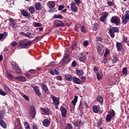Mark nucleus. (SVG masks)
Listing matches in <instances>:
<instances>
[{
  "instance_id": "f257e3e1",
  "label": "nucleus",
  "mask_w": 129,
  "mask_h": 129,
  "mask_svg": "<svg viewBox=\"0 0 129 129\" xmlns=\"http://www.w3.org/2000/svg\"><path fill=\"white\" fill-rule=\"evenodd\" d=\"M33 41H31L21 40L19 41V47L22 49H29Z\"/></svg>"
},
{
  "instance_id": "f03ea898",
  "label": "nucleus",
  "mask_w": 129,
  "mask_h": 129,
  "mask_svg": "<svg viewBox=\"0 0 129 129\" xmlns=\"http://www.w3.org/2000/svg\"><path fill=\"white\" fill-rule=\"evenodd\" d=\"M122 23L124 25L127 24V22L129 21V11L127 10L125 12L124 16H122Z\"/></svg>"
},
{
  "instance_id": "7ed1b4c3",
  "label": "nucleus",
  "mask_w": 129,
  "mask_h": 129,
  "mask_svg": "<svg viewBox=\"0 0 129 129\" xmlns=\"http://www.w3.org/2000/svg\"><path fill=\"white\" fill-rule=\"evenodd\" d=\"M11 65L12 66L13 70H15L16 73H18V74L21 73L22 71H21V69H20L19 65H18L16 62H11Z\"/></svg>"
},
{
  "instance_id": "20e7f679",
  "label": "nucleus",
  "mask_w": 129,
  "mask_h": 129,
  "mask_svg": "<svg viewBox=\"0 0 129 129\" xmlns=\"http://www.w3.org/2000/svg\"><path fill=\"white\" fill-rule=\"evenodd\" d=\"M110 21L112 24H114L116 26H118L120 24V19L117 16L112 17Z\"/></svg>"
},
{
  "instance_id": "39448f33",
  "label": "nucleus",
  "mask_w": 129,
  "mask_h": 129,
  "mask_svg": "<svg viewBox=\"0 0 129 129\" xmlns=\"http://www.w3.org/2000/svg\"><path fill=\"white\" fill-rule=\"evenodd\" d=\"M29 113L32 118H34L35 116H36V109L34 105L30 106Z\"/></svg>"
},
{
  "instance_id": "423d86ee",
  "label": "nucleus",
  "mask_w": 129,
  "mask_h": 129,
  "mask_svg": "<svg viewBox=\"0 0 129 129\" xmlns=\"http://www.w3.org/2000/svg\"><path fill=\"white\" fill-rule=\"evenodd\" d=\"M51 98H52L53 102L54 104V105H58V104H60V98H58L57 97H55V96L51 95L50 96Z\"/></svg>"
},
{
  "instance_id": "0eeeda50",
  "label": "nucleus",
  "mask_w": 129,
  "mask_h": 129,
  "mask_svg": "<svg viewBox=\"0 0 129 129\" xmlns=\"http://www.w3.org/2000/svg\"><path fill=\"white\" fill-rule=\"evenodd\" d=\"M108 16V13L107 12H103L102 13V16L100 17V22H102V23H104L105 22V20H106V18Z\"/></svg>"
},
{
  "instance_id": "6e6552de",
  "label": "nucleus",
  "mask_w": 129,
  "mask_h": 129,
  "mask_svg": "<svg viewBox=\"0 0 129 129\" xmlns=\"http://www.w3.org/2000/svg\"><path fill=\"white\" fill-rule=\"evenodd\" d=\"M59 110L62 117H66V115H67V110H66V108L63 107V106H61L59 108Z\"/></svg>"
},
{
  "instance_id": "1a4fd4ad",
  "label": "nucleus",
  "mask_w": 129,
  "mask_h": 129,
  "mask_svg": "<svg viewBox=\"0 0 129 129\" xmlns=\"http://www.w3.org/2000/svg\"><path fill=\"white\" fill-rule=\"evenodd\" d=\"M79 59L81 62L85 63V61H86L87 57H86V55L84 54V53H80V55L79 56Z\"/></svg>"
},
{
  "instance_id": "9d476101",
  "label": "nucleus",
  "mask_w": 129,
  "mask_h": 129,
  "mask_svg": "<svg viewBox=\"0 0 129 129\" xmlns=\"http://www.w3.org/2000/svg\"><path fill=\"white\" fill-rule=\"evenodd\" d=\"M71 8L72 11H73L74 13H77V12H78V9L77 8V7L76 6V4H75V2H72L71 3Z\"/></svg>"
},
{
  "instance_id": "9b49d317",
  "label": "nucleus",
  "mask_w": 129,
  "mask_h": 129,
  "mask_svg": "<svg viewBox=\"0 0 129 129\" xmlns=\"http://www.w3.org/2000/svg\"><path fill=\"white\" fill-rule=\"evenodd\" d=\"M54 25L58 27H64L65 24L63 22L61 21L60 20H55L54 23Z\"/></svg>"
},
{
  "instance_id": "f8f14e48",
  "label": "nucleus",
  "mask_w": 129,
  "mask_h": 129,
  "mask_svg": "<svg viewBox=\"0 0 129 129\" xmlns=\"http://www.w3.org/2000/svg\"><path fill=\"white\" fill-rule=\"evenodd\" d=\"M21 13L23 17H26V18H27V19H30L31 18V14L27 12L26 10H21Z\"/></svg>"
},
{
  "instance_id": "ddd939ff",
  "label": "nucleus",
  "mask_w": 129,
  "mask_h": 129,
  "mask_svg": "<svg viewBox=\"0 0 129 129\" xmlns=\"http://www.w3.org/2000/svg\"><path fill=\"white\" fill-rule=\"evenodd\" d=\"M92 109L94 113H98L99 112V110H100V106L94 105L92 107Z\"/></svg>"
},
{
  "instance_id": "4468645a",
  "label": "nucleus",
  "mask_w": 129,
  "mask_h": 129,
  "mask_svg": "<svg viewBox=\"0 0 129 129\" xmlns=\"http://www.w3.org/2000/svg\"><path fill=\"white\" fill-rule=\"evenodd\" d=\"M33 89H34L36 94H37V96H38V97H41V92H40V89H39V87H38V86H35L33 87Z\"/></svg>"
},
{
  "instance_id": "2eb2a0df",
  "label": "nucleus",
  "mask_w": 129,
  "mask_h": 129,
  "mask_svg": "<svg viewBox=\"0 0 129 129\" xmlns=\"http://www.w3.org/2000/svg\"><path fill=\"white\" fill-rule=\"evenodd\" d=\"M51 123V121L48 119H44L42 121V124L44 126H45L46 127H48L49 125H50V124Z\"/></svg>"
},
{
  "instance_id": "dca6fc26",
  "label": "nucleus",
  "mask_w": 129,
  "mask_h": 129,
  "mask_svg": "<svg viewBox=\"0 0 129 129\" xmlns=\"http://www.w3.org/2000/svg\"><path fill=\"white\" fill-rule=\"evenodd\" d=\"M116 47L117 48V51H118L119 52L121 51L122 50V42H116Z\"/></svg>"
},
{
  "instance_id": "f3484780",
  "label": "nucleus",
  "mask_w": 129,
  "mask_h": 129,
  "mask_svg": "<svg viewBox=\"0 0 129 129\" xmlns=\"http://www.w3.org/2000/svg\"><path fill=\"white\" fill-rule=\"evenodd\" d=\"M41 87L42 89H43L46 94H49V89H48V87H47V85L44 84V83H42L41 84Z\"/></svg>"
},
{
  "instance_id": "a211bd4d",
  "label": "nucleus",
  "mask_w": 129,
  "mask_h": 129,
  "mask_svg": "<svg viewBox=\"0 0 129 129\" xmlns=\"http://www.w3.org/2000/svg\"><path fill=\"white\" fill-rule=\"evenodd\" d=\"M73 123L76 126H78V127H79L78 129H80V127L81 126V125H82V124H83V122L81 120L73 122Z\"/></svg>"
},
{
  "instance_id": "6ab92c4d",
  "label": "nucleus",
  "mask_w": 129,
  "mask_h": 129,
  "mask_svg": "<svg viewBox=\"0 0 129 129\" xmlns=\"http://www.w3.org/2000/svg\"><path fill=\"white\" fill-rule=\"evenodd\" d=\"M16 80L17 81H20L21 82H26V78L25 77L20 76L19 77H15Z\"/></svg>"
},
{
  "instance_id": "aec40b11",
  "label": "nucleus",
  "mask_w": 129,
  "mask_h": 129,
  "mask_svg": "<svg viewBox=\"0 0 129 129\" xmlns=\"http://www.w3.org/2000/svg\"><path fill=\"white\" fill-rule=\"evenodd\" d=\"M73 81L74 83H76V84H81V80L79 79V78L76 77H73Z\"/></svg>"
},
{
  "instance_id": "412c9836",
  "label": "nucleus",
  "mask_w": 129,
  "mask_h": 129,
  "mask_svg": "<svg viewBox=\"0 0 129 129\" xmlns=\"http://www.w3.org/2000/svg\"><path fill=\"white\" fill-rule=\"evenodd\" d=\"M7 37H8V32H4L3 33L0 34V41L5 40Z\"/></svg>"
},
{
  "instance_id": "4be33fe9",
  "label": "nucleus",
  "mask_w": 129,
  "mask_h": 129,
  "mask_svg": "<svg viewBox=\"0 0 129 129\" xmlns=\"http://www.w3.org/2000/svg\"><path fill=\"white\" fill-rule=\"evenodd\" d=\"M35 7L36 11H41L42 10V4L40 2H37Z\"/></svg>"
},
{
  "instance_id": "5701e85b",
  "label": "nucleus",
  "mask_w": 129,
  "mask_h": 129,
  "mask_svg": "<svg viewBox=\"0 0 129 129\" xmlns=\"http://www.w3.org/2000/svg\"><path fill=\"white\" fill-rule=\"evenodd\" d=\"M40 109L43 112H45L47 115H49L51 113V111L48 108H45L43 107H40Z\"/></svg>"
},
{
  "instance_id": "b1692460",
  "label": "nucleus",
  "mask_w": 129,
  "mask_h": 129,
  "mask_svg": "<svg viewBox=\"0 0 129 129\" xmlns=\"http://www.w3.org/2000/svg\"><path fill=\"white\" fill-rule=\"evenodd\" d=\"M20 34V35H21V36H24V37H27V38H29V39H33V38H34V36L32 35H29V34H27L26 33L23 31L21 32Z\"/></svg>"
},
{
  "instance_id": "393cba45",
  "label": "nucleus",
  "mask_w": 129,
  "mask_h": 129,
  "mask_svg": "<svg viewBox=\"0 0 129 129\" xmlns=\"http://www.w3.org/2000/svg\"><path fill=\"white\" fill-rule=\"evenodd\" d=\"M96 99L98 102H100V104H103V98L101 97L100 95H98Z\"/></svg>"
},
{
  "instance_id": "a878e982",
  "label": "nucleus",
  "mask_w": 129,
  "mask_h": 129,
  "mask_svg": "<svg viewBox=\"0 0 129 129\" xmlns=\"http://www.w3.org/2000/svg\"><path fill=\"white\" fill-rule=\"evenodd\" d=\"M0 125L3 127V128H7V123L3 119H0Z\"/></svg>"
},
{
  "instance_id": "bb28decb",
  "label": "nucleus",
  "mask_w": 129,
  "mask_h": 129,
  "mask_svg": "<svg viewBox=\"0 0 129 129\" xmlns=\"http://www.w3.org/2000/svg\"><path fill=\"white\" fill-rule=\"evenodd\" d=\"M109 32L110 33V36L111 37V38H114L115 34H114V33H116L114 30H112V28H110L109 29Z\"/></svg>"
},
{
  "instance_id": "cd10ccee",
  "label": "nucleus",
  "mask_w": 129,
  "mask_h": 129,
  "mask_svg": "<svg viewBox=\"0 0 129 129\" xmlns=\"http://www.w3.org/2000/svg\"><path fill=\"white\" fill-rule=\"evenodd\" d=\"M65 79L67 80V81H72L73 78H72V76L69 74L66 75L64 76Z\"/></svg>"
},
{
  "instance_id": "c85d7f7f",
  "label": "nucleus",
  "mask_w": 129,
  "mask_h": 129,
  "mask_svg": "<svg viewBox=\"0 0 129 129\" xmlns=\"http://www.w3.org/2000/svg\"><path fill=\"white\" fill-rule=\"evenodd\" d=\"M112 116L107 114L106 116V122H110L111 121V119H112Z\"/></svg>"
},
{
  "instance_id": "c756f323",
  "label": "nucleus",
  "mask_w": 129,
  "mask_h": 129,
  "mask_svg": "<svg viewBox=\"0 0 129 129\" xmlns=\"http://www.w3.org/2000/svg\"><path fill=\"white\" fill-rule=\"evenodd\" d=\"M96 76L98 80H101V79H102V76H103L102 73L101 72L96 73Z\"/></svg>"
},
{
  "instance_id": "7c9ffc66",
  "label": "nucleus",
  "mask_w": 129,
  "mask_h": 129,
  "mask_svg": "<svg viewBox=\"0 0 129 129\" xmlns=\"http://www.w3.org/2000/svg\"><path fill=\"white\" fill-rule=\"evenodd\" d=\"M47 6L49 8H54L55 7V3L54 1H50L47 3Z\"/></svg>"
},
{
  "instance_id": "2f4dec72",
  "label": "nucleus",
  "mask_w": 129,
  "mask_h": 129,
  "mask_svg": "<svg viewBox=\"0 0 129 129\" xmlns=\"http://www.w3.org/2000/svg\"><path fill=\"white\" fill-rule=\"evenodd\" d=\"M113 59L112 60V62L113 64H115L117 61H118V58H117V56L116 55H113Z\"/></svg>"
},
{
  "instance_id": "473e14b6",
  "label": "nucleus",
  "mask_w": 129,
  "mask_h": 129,
  "mask_svg": "<svg viewBox=\"0 0 129 129\" xmlns=\"http://www.w3.org/2000/svg\"><path fill=\"white\" fill-rule=\"evenodd\" d=\"M77 100H78V96H75L74 100L72 101V103H73V105L74 106H75L76 105V103H77Z\"/></svg>"
},
{
  "instance_id": "72a5a7b5",
  "label": "nucleus",
  "mask_w": 129,
  "mask_h": 129,
  "mask_svg": "<svg viewBox=\"0 0 129 129\" xmlns=\"http://www.w3.org/2000/svg\"><path fill=\"white\" fill-rule=\"evenodd\" d=\"M77 74H78L79 76H82L83 74H84V71L83 70H76Z\"/></svg>"
},
{
  "instance_id": "f704fd0d",
  "label": "nucleus",
  "mask_w": 129,
  "mask_h": 129,
  "mask_svg": "<svg viewBox=\"0 0 129 129\" xmlns=\"http://www.w3.org/2000/svg\"><path fill=\"white\" fill-rule=\"evenodd\" d=\"M3 87H4V90H5L6 92H8V93H11V89H10V88H9V87H8L6 85H4L3 86Z\"/></svg>"
},
{
  "instance_id": "c9c22d12",
  "label": "nucleus",
  "mask_w": 129,
  "mask_h": 129,
  "mask_svg": "<svg viewBox=\"0 0 129 129\" xmlns=\"http://www.w3.org/2000/svg\"><path fill=\"white\" fill-rule=\"evenodd\" d=\"M122 74L125 76L127 75V68H126V67L123 68L122 70Z\"/></svg>"
},
{
  "instance_id": "e433bc0d",
  "label": "nucleus",
  "mask_w": 129,
  "mask_h": 129,
  "mask_svg": "<svg viewBox=\"0 0 129 129\" xmlns=\"http://www.w3.org/2000/svg\"><path fill=\"white\" fill-rule=\"evenodd\" d=\"M28 10L30 14H35V8L33 6H30Z\"/></svg>"
},
{
  "instance_id": "4c0bfd02",
  "label": "nucleus",
  "mask_w": 129,
  "mask_h": 129,
  "mask_svg": "<svg viewBox=\"0 0 129 129\" xmlns=\"http://www.w3.org/2000/svg\"><path fill=\"white\" fill-rule=\"evenodd\" d=\"M109 114L111 116L114 117L115 116V112H114L113 109H111L109 110V114Z\"/></svg>"
},
{
  "instance_id": "58836bf2",
  "label": "nucleus",
  "mask_w": 129,
  "mask_h": 129,
  "mask_svg": "<svg viewBox=\"0 0 129 129\" xmlns=\"http://www.w3.org/2000/svg\"><path fill=\"white\" fill-rule=\"evenodd\" d=\"M24 126L25 129H31V126H30V124H29V123L27 121L24 122Z\"/></svg>"
},
{
  "instance_id": "ea45409f",
  "label": "nucleus",
  "mask_w": 129,
  "mask_h": 129,
  "mask_svg": "<svg viewBox=\"0 0 129 129\" xmlns=\"http://www.w3.org/2000/svg\"><path fill=\"white\" fill-rule=\"evenodd\" d=\"M6 76L7 77L8 79H9L10 80H13V76H12V74H10L9 73H7Z\"/></svg>"
},
{
  "instance_id": "a19ab883",
  "label": "nucleus",
  "mask_w": 129,
  "mask_h": 129,
  "mask_svg": "<svg viewBox=\"0 0 129 129\" xmlns=\"http://www.w3.org/2000/svg\"><path fill=\"white\" fill-rule=\"evenodd\" d=\"M54 19H60V20H62L63 19V16H62V15H61L60 14H58V15H54L53 16Z\"/></svg>"
},
{
  "instance_id": "79ce46f5",
  "label": "nucleus",
  "mask_w": 129,
  "mask_h": 129,
  "mask_svg": "<svg viewBox=\"0 0 129 129\" xmlns=\"http://www.w3.org/2000/svg\"><path fill=\"white\" fill-rule=\"evenodd\" d=\"M99 29V27H98V23H95L94 24V26H93V30L94 31H97V30H98Z\"/></svg>"
},
{
  "instance_id": "37998d69",
  "label": "nucleus",
  "mask_w": 129,
  "mask_h": 129,
  "mask_svg": "<svg viewBox=\"0 0 129 129\" xmlns=\"http://www.w3.org/2000/svg\"><path fill=\"white\" fill-rule=\"evenodd\" d=\"M73 127L72 126V124L71 123H68L66 124V126L64 129H73Z\"/></svg>"
},
{
  "instance_id": "c03bdc74",
  "label": "nucleus",
  "mask_w": 129,
  "mask_h": 129,
  "mask_svg": "<svg viewBox=\"0 0 129 129\" xmlns=\"http://www.w3.org/2000/svg\"><path fill=\"white\" fill-rule=\"evenodd\" d=\"M70 55V52H69V51H68V50H67L66 52L64 54L63 57L69 58Z\"/></svg>"
},
{
  "instance_id": "a18cd8bd",
  "label": "nucleus",
  "mask_w": 129,
  "mask_h": 129,
  "mask_svg": "<svg viewBox=\"0 0 129 129\" xmlns=\"http://www.w3.org/2000/svg\"><path fill=\"white\" fill-rule=\"evenodd\" d=\"M96 41L97 42H102V41H103V38L101 37L97 36Z\"/></svg>"
},
{
  "instance_id": "49530a36",
  "label": "nucleus",
  "mask_w": 129,
  "mask_h": 129,
  "mask_svg": "<svg viewBox=\"0 0 129 129\" xmlns=\"http://www.w3.org/2000/svg\"><path fill=\"white\" fill-rule=\"evenodd\" d=\"M0 94H1V95H2L3 96H6V95H7V94H8V93H6V92H4V91H3V90H2V89H0Z\"/></svg>"
},
{
  "instance_id": "de8ad7c7",
  "label": "nucleus",
  "mask_w": 129,
  "mask_h": 129,
  "mask_svg": "<svg viewBox=\"0 0 129 129\" xmlns=\"http://www.w3.org/2000/svg\"><path fill=\"white\" fill-rule=\"evenodd\" d=\"M109 54V50L107 48L105 49V53L104 54V57H107V55Z\"/></svg>"
},
{
  "instance_id": "09e8293b",
  "label": "nucleus",
  "mask_w": 129,
  "mask_h": 129,
  "mask_svg": "<svg viewBox=\"0 0 129 129\" xmlns=\"http://www.w3.org/2000/svg\"><path fill=\"white\" fill-rule=\"evenodd\" d=\"M77 47V42H74L71 46L72 50H74Z\"/></svg>"
},
{
  "instance_id": "8fccbe9b",
  "label": "nucleus",
  "mask_w": 129,
  "mask_h": 129,
  "mask_svg": "<svg viewBox=\"0 0 129 129\" xmlns=\"http://www.w3.org/2000/svg\"><path fill=\"white\" fill-rule=\"evenodd\" d=\"M127 40H128L127 37L124 36H123V40H122L123 43H128L129 41Z\"/></svg>"
},
{
  "instance_id": "3c124183",
  "label": "nucleus",
  "mask_w": 129,
  "mask_h": 129,
  "mask_svg": "<svg viewBox=\"0 0 129 129\" xmlns=\"http://www.w3.org/2000/svg\"><path fill=\"white\" fill-rule=\"evenodd\" d=\"M111 28H112V30L114 31L116 33H117L119 31L118 28L117 27H111Z\"/></svg>"
},
{
  "instance_id": "603ef678",
  "label": "nucleus",
  "mask_w": 129,
  "mask_h": 129,
  "mask_svg": "<svg viewBox=\"0 0 129 129\" xmlns=\"http://www.w3.org/2000/svg\"><path fill=\"white\" fill-rule=\"evenodd\" d=\"M74 2L76 4L77 6H79V5H81V4H82V1L81 0H75Z\"/></svg>"
},
{
  "instance_id": "864d4df0",
  "label": "nucleus",
  "mask_w": 129,
  "mask_h": 129,
  "mask_svg": "<svg viewBox=\"0 0 129 129\" xmlns=\"http://www.w3.org/2000/svg\"><path fill=\"white\" fill-rule=\"evenodd\" d=\"M107 61H108V58L106 57H104L103 60L101 61V63H103L104 64H105L107 62Z\"/></svg>"
},
{
  "instance_id": "5fc2aeb1",
  "label": "nucleus",
  "mask_w": 129,
  "mask_h": 129,
  "mask_svg": "<svg viewBox=\"0 0 129 129\" xmlns=\"http://www.w3.org/2000/svg\"><path fill=\"white\" fill-rule=\"evenodd\" d=\"M94 69V72H95V73H96L98 70H99V69L98 68V67L97 66H95L93 68Z\"/></svg>"
},
{
  "instance_id": "6e6d98bb",
  "label": "nucleus",
  "mask_w": 129,
  "mask_h": 129,
  "mask_svg": "<svg viewBox=\"0 0 129 129\" xmlns=\"http://www.w3.org/2000/svg\"><path fill=\"white\" fill-rule=\"evenodd\" d=\"M81 31L82 33H86V30H85V27L84 26H81Z\"/></svg>"
},
{
  "instance_id": "4d7b16f0",
  "label": "nucleus",
  "mask_w": 129,
  "mask_h": 129,
  "mask_svg": "<svg viewBox=\"0 0 129 129\" xmlns=\"http://www.w3.org/2000/svg\"><path fill=\"white\" fill-rule=\"evenodd\" d=\"M34 27H41L42 26V24L40 23H36L35 22L34 23Z\"/></svg>"
},
{
  "instance_id": "13d9d810",
  "label": "nucleus",
  "mask_w": 129,
  "mask_h": 129,
  "mask_svg": "<svg viewBox=\"0 0 129 129\" xmlns=\"http://www.w3.org/2000/svg\"><path fill=\"white\" fill-rule=\"evenodd\" d=\"M22 96L24 98L26 99V100H27V101H29L30 100L29 97H28V96L26 95L25 94H23Z\"/></svg>"
},
{
  "instance_id": "bf43d9fd",
  "label": "nucleus",
  "mask_w": 129,
  "mask_h": 129,
  "mask_svg": "<svg viewBox=\"0 0 129 129\" xmlns=\"http://www.w3.org/2000/svg\"><path fill=\"white\" fill-rule=\"evenodd\" d=\"M79 109H82L83 108V103H82V101H80V105L79 106Z\"/></svg>"
},
{
  "instance_id": "052dcab7",
  "label": "nucleus",
  "mask_w": 129,
  "mask_h": 129,
  "mask_svg": "<svg viewBox=\"0 0 129 129\" xmlns=\"http://www.w3.org/2000/svg\"><path fill=\"white\" fill-rule=\"evenodd\" d=\"M64 5H60L59 6L58 10V11H62V10H63V9H64Z\"/></svg>"
},
{
  "instance_id": "680f3d73",
  "label": "nucleus",
  "mask_w": 129,
  "mask_h": 129,
  "mask_svg": "<svg viewBox=\"0 0 129 129\" xmlns=\"http://www.w3.org/2000/svg\"><path fill=\"white\" fill-rule=\"evenodd\" d=\"M77 65V62H76V60H74L72 62V66H73V67H76Z\"/></svg>"
},
{
  "instance_id": "e2e57ef3",
  "label": "nucleus",
  "mask_w": 129,
  "mask_h": 129,
  "mask_svg": "<svg viewBox=\"0 0 129 129\" xmlns=\"http://www.w3.org/2000/svg\"><path fill=\"white\" fill-rule=\"evenodd\" d=\"M59 64L61 65H65V64H66V62H65V60L63 59V58L60 61Z\"/></svg>"
},
{
  "instance_id": "0e129e2a",
  "label": "nucleus",
  "mask_w": 129,
  "mask_h": 129,
  "mask_svg": "<svg viewBox=\"0 0 129 129\" xmlns=\"http://www.w3.org/2000/svg\"><path fill=\"white\" fill-rule=\"evenodd\" d=\"M9 5H12V4H14V0H8L7 1Z\"/></svg>"
},
{
  "instance_id": "69168bd1",
  "label": "nucleus",
  "mask_w": 129,
  "mask_h": 129,
  "mask_svg": "<svg viewBox=\"0 0 129 129\" xmlns=\"http://www.w3.org/2000/svg\"><path fill=\"white\" fill-rule=\"evenodd\" d=\"M63 60H64V62L66 63H67L69 62V57H68V58L63 57Z\"/></svg>"
},
{
  "instance_id": "338daca9",
  "label": "nucleus",
  "mask_w": 129,
  "mask_h": 129,
  "mask_svg": "<svg viewBox=\"0 0 129 129\" xmlns=\"http://www.w3.org/2000/svg\"><path fill=\"white\" fill-rule=\"evenodd\" d=\"M89 45V43L87 41H84V46H87Z\"/></svg>"
},
{
  "instance_id": "774afa93",
  "label": "nucleus",
  "mask_w": 129,
  "mask_h": 129,
  "mask_svg": "<svg viewBox=\"0 0 129 129\" xmlns=\"http://www.w3.org/2000/svg\"><path fill=\"white\" fill-rule=\"evenodd\" d=\"M49 73L50 74H51V75H55V74L54 73V69L53 70H50L49 71Z\"/></svg>"
}]
</instances>
